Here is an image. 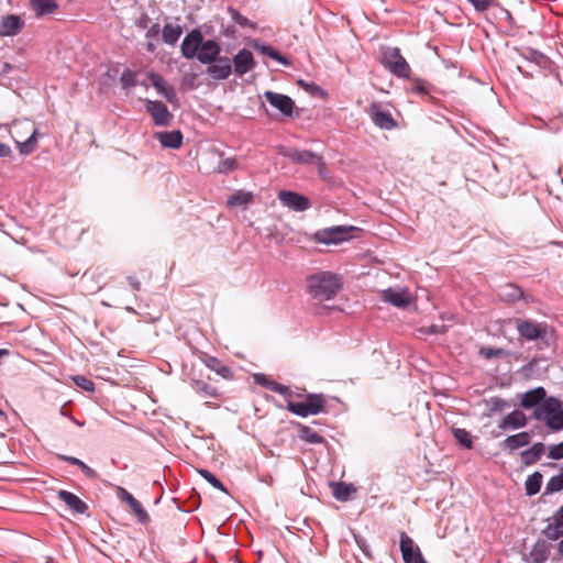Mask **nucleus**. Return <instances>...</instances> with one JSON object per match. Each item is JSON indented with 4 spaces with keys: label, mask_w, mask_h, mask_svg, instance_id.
I'll return each mask as SVG.
<instances>
[{
    "label": "nucleus",
    "mask_w": 563,
    "mask_h": 563,
    "mask_svg": "<svg viewBox=\"0 0 563 563\" xmlns=\"http://www.w3.org/2000/svg\"><path fill=\"white\" fill-rule=\"evenodd\" d=\"M309 294L317 300L324 301L334 298L343 287L339 274L322 271L307 277Z\"/></svg>",
    "instance_id": "f257e3e1"
},
{
    "label": "nucleus",
    "mask_w": 563,
    "mask_h": 563,
    "mask_svg": "<svg viewBox=\"0 0 563 563\" xmlns=\"http://www.w3.org/2000/svg\"><path fill=\"white\" fill-rule=\"evenodd\" d=\"M533 417L544 421L554 431L563 429V408L561 401L555 397H548L534 409Z\"/></svg>",
    "instance_id": "f03ea898"
},
{
    "label": "nucleus",
    "mask_w": 563,
    "mask_h": 563,
    "mask_svg": "<svg viewBox=\"0 0 563 563\" xmlns=\"http://www.w3.org/2000/svg\"><path fill=\"white\" fill-rule=\"evenodd\" d=\"M327 399L323 394H307L305 400L292 401L288 399L287 410L299 417L314 416L324 410Z\"/></svg>",
    "instance_id": "7ed1b4c3"
},
{
    "label": "nucleus",
    "mask_w": 563,
    "mask_h": 563,
    "mask_svg": "<svg viewBox=\"0 0 563 563\" xmlns=\"http://www.w3.org/2000/svg\"><path fill=\"white\" fill-rule=\"evenodd\" d=\"M382 64L398 78L409 77L410 66L398 47L385 48L382 54Z\"/></svg>",
    "instance_id": "20e7f679"
},
{
    "label": "nucleus",
    "mask_w": 563,
    "mask_h": 563,
    "mask_svg": "<svg viewBox=\"0 0 563 563\" xmlns=\"http://www.w3.org/2000/svg\"><path fill=\"white\" fill-rule=\"evenodd\" d=\"M514 323L520 338L526 341L544 340L548 335V324L545 322L515 318Z\"/></svg>",
    "instance_id": "39448f33"
},
{
    "label": "nucleus",
    "mask_w": 563,
    "mask_h": 563,
    "mask_svg": "<svg viewBox=\"0 0 563 563\" xmlns=\"http://www.w3.org/2000/svg\"><path fill=\"white\" fill-rule=\"evenodd\" d=\"M352 230H354L353 227L346 228L342 225L324 228L318 230L314 233L313 239L321 244H338L349 240L351 238L350 232Z\"/></svg>",
    "instance_id": "423d86ee"
},
{
    "label": "nucleus",
    "mask_w": 563,
    "mask_h": 563,
    "mask_svg": "<svg viewBox=\"0 0 563 563\" xmlns=\"http://www.w3.org/2000/svg\"><path fill=\"white\" fill-rule=\"evenodd\" d=\"M284 156L292 163L303 165H316L317 167L324 168L325 163L323 157L314 152L308 150L289 148L284 152Z\"/></svg>",
    "instance_id": "0eeeda50"
},
{
    "label": "nucleus",
    "mask_w": 563,
    "mask_h": 563,
    "mask_svg": "<svg viewBox=\"0 0 563 563\" xmlns=\"http://www.w3.org/2000/svg\"><path fill=\"white\" fill-rule=\"evenodd\" d=\"M203 41L202 32L199 29H192L188 32L180 45L183 57L187 59L195 58L198 55Z\"/></svg>",
    "instance_id": "6e6552de"
},
{
    "label": "nucleus",
    "mask_w": 563,
    "mask_h": 563,
    "mask_svg": "<svg viewBox=\"0 0 563 563\" xmlns=\"http://www.w3.org/2000/svg\"><path fill=\"white\" fill-rule=\"evenodd\" d=\"M145 109L151 114L155 125L167 126L170 124L173 114L164 102L146 100Z\"/></svg>",
    "instance_id": "1a4fd4ad"
},
{
    "label": "nucleus",
    "mask_w": 563,
    "mask_h": 563,
    "mask_svg": "<svg viewBox=\"0 0 563 563\" xmlns=\"http://www.w3.org/2000/svg\"><path fill=\"white\" fill-rule=\"evenodd\" d=\"M264 98L272 107L279 110L283 115H292L295 102L289 96L267 90L264 92Z\"/></svg>",
    "instance_id": "9d476101"
},
{
    "label": "nucleus",
    "mask_w": 563,
    "mask_h": 563,
    "mask_svg": "<svg viewBox=\"0 0 563 563\" xmlns=\"http://www.w3.org/2000/svg\"><path fill=\"white\" fill-rule=\"evenodd\" d=\"M278 199L283 206L288 207L294 211H306L311 206L310 200L306 196L294 191L280 190Z\"/></svg>",
    "instance_id": "9b49d317"
},
{
    "label": "nucleus",
    "mask_w": 563,
    "mask_h": 563,
    "mask_svg": "<svg viewBox=\"0 0 563 563\" xmlns=\"http://www.w3.org/2000/svg\"><path fill=\"white\" fill-rule=\"evenodd\" d=\"M231 63H233V70L239 77H243L246 73L253 70L256 65L253 53L246 48L240 49L233 56Z\"/></svg>",
    "instance_id": "f8f14e48"
},
{
    "label": "nucleus",
    "mask_w": 563,
    "mask_h": 563,
    "mask_svg": "<svg viewBox=\"0 0 563 563\" xmlns=\"http://www.w3.org/2000/svg\"><path fill=\"white\" fill-rule=\"evenodd\" d=\"M232 63L227 56H219L208 65L207 74L214 80H225L232 74Z\"/></svg>",
    "instance_id": "ddd939ff"
},
{
    "label": "nucleus",
    "mask_w": 563,
    "mask_h": 563,
    "mask_svg": "<svg viewBox=\"0 0 563 563\" xmlns=\"http://www.w3.org/2000/svg\"><path fill=\"white\" fill-rule=\"evenodd\" d=\"M400 551L405 563H420L421 560H424L420 549L405 532L400 536Z\"/></svg>",
    "instance_id": "4468645a"
},
{
    "label": "nucleus",
    "mask_w": 563,
    "mask_h": 563,
    "mask_svg": "<svg viewBox=\"0 0 563 563\" xmlns=\"http://www.w3.org/2000/svg\"><path fill=\"white\" fill-rule=\"evenodd\" d=\"M369 112L374 124L384 130H391L396 126L391 113L387 110H383L380 104L373 102L369 107Z\"/></svg>",
    "instance_id": "2eb2a0df"
},
{
    "label": "nucleus",
    "mask_w": 563,
    "mask_h": 563,
    "mask_svg": "<svg viewBox=\"0 0 563 563\" xmlns=\"http://www.w3.org/2000/svg\"><path fill=\"white\" fill-rule=\"evenodd\" d=\"M221 47L216 40H206L196 58L203 65L212 64L220 56Z\"/></svg>",
    "instance_id": "dca6fc26"
},
{
    "label": "nucleus",
    "mask_w": 563,
    "mask_h": 563,
    "mask_svg": "<svg viewBox=\"0 0 563 563\" xmlns=\"http://www.w3.org/2000/svg\"><path fill=\"white\" fill-rule=\"evenodd\" d=\"M119 496L122 501L126 503L130 506L140 523L146 525L147 522H150L151 518L147 511L143 508L141 503L136 500L126 489L120 487Z\"/></svg>",
    "instance_id": "f3484780"
},
{
    "label": "nucleus",
    "mask_w": 563,
    "mask_h": 563,
    "mask_svg": "<svg viewBox=\"0 0 563 563\" xmlns=\"http://www.w3.org/2000/svg\"><path fill=\"white\" fill-rule=\"evenodd\" d=\"M380 298L397 308H406L410 302L409 294L406 289L396 290L387 288L382 291Z\"/></svg>",
    "instance_id": "a211bd4d"
},
{
    "label": "nucleus",
    "mask_w": 563,
    "mask_h": 563,
    "mask_svg": "<svg viewBox=\"0 0 563 563\" xmlns=\"http://www.w3.org/2000/svg\"><path fill=\"white\" fill-rule=\"evenodd\" d=\"M24 21L15 14H9L0 20V36H14L21 32Z\"/></svg>",
    "instance_id": "6ab92c4d"
},
{
    "label": "nucleus",
    "mask_w": 563,
    "mask_h": 563,
    "mask_svg": "<svg viewBox=\"0 0 563 563\" xmlns=\"http://www.w3.org/2000/svg\"><path fill=\"white\" fill-rule=\"evenodd\" d=\"M532 434L527 431H522L507 437L500 444L501 449L512 453L514 451L527 446L530 444Z\"/></svg>",
    "instance_id": "aec40b11"
},
{
    "label": "nucleus",
    "mask_w": 563,
    "mask_h": 563,
    "mask_svg": "<svg viewBox=\"0 0 563 563\" xmlns=\"http://www.w3.org/2000/svg\"><path fill=\"white\" fill-rule=\"evenodd\" d=\"M254 380L256 384H258L262 387H265L266 389L277 393L282 396H284L285 400L288 402V399L291 398L292 394L288 386L279 384L273 379H269L264 374H256L254 375Z\"/></svg>",
    "instance_id": "412c9836"
},
{
    "label": "nucleus",
    "mask_w": 563,
    "mask_h": 563,
    "mask_svg": "<svg viewBox=\"0 0 563 563\" xmlns=\"http://www.w3.org/2000/svg\"><path fill=\"white\" fill-rule=\"evenodd\" d=\"M57 497L74 512L84 515L88 511V505L71 492L60 489Z\"/></svg>",
    "instance_id": "4be33fe9"
},
{
    "label": "nucleus",
    "mask_w": 563,
    "mask_h": 563,
    "mask_svg": "<svg viewBox=\"0 0 563 563\" xmlns=\"http://www.w3.org/2000/svg\"><path fill=\"white\" fill-rule=\"evenodd\" d=\"M528 423L526 415L520 410H514L503 418L498 428L503 431L525 428Z\"/></svg>",
    "instance_id": "5701e85b"
},
{
    "label": "nucleus",
    "mask_w": 563,
    "mask_h": 563,
    "mask_svg": "<svg viewBox=\"0 0 563 563\" xmlns=\"http://www.w3.org/2000/svg\"><path fill=\"white\" fill-rule=\"evenodd\" d=\"M154 137L166 148L176 150L183 144V134L179 130L156 132Z\"/></svg>",
    "instance_id": "b1692460"
},
{
    "label": "nucleus",
    "mask_w": 563,
    "mask_h": 563,
    "mask_svg": "<svg viewBox=\"0 0 563 563\" xmlns=\"http://www.w3.org/2000/svg\"><path fill=\"white\" fill-rule=\"evenodd\" d=\"M189 385L192 390L202 398L219 399L221 397V393L218 390V388L203 379L192 377L189 379Z\"/></svg>",
    "instance_id": "393cba45"
},
{
    "label": "nucleus",
    "mask_w": 563,
    "mask_h": 563,
    "mask_svg": "<svg viewBox=\"0 0 563 563\" xmlns=\"http://www.w3.org/2000/svg\"><path fill=\"white\" fill-rule=\"evenodd\" d=\"M153 87L170 103L177 101V93L175 89L167 85L164 78L156 73H150L148 75Z\"/></svg>",
    "instance_id": "a878e982"
},
{
    "label": "nucleus",
    "mask_w": 563,
    "mask_h": 563,
    "mask_svg": "<svg viewBox=\"0 0 563 563\" xmlns=\"http://www.w3.org/2000/svg\"><path fill=\"white\" fill-rule=\"evenodd\" d=\"M498 296L503 301L508 303H515L518 300H526L523 290L512 283L500 287Z\"/></svg>",
    "instance_id": "bb28decb"
},
{
    "label": "nucleus",
    "mask_w": 563,
    "mask_h": 563,
    "mask_svg": "<svg viewBox=\"0 0 563 563\" xmlns=\"http://www.w3.org/2000/svg\"><path fill=\"white\" fill-rule=\"evenodd\" d=\"M547 399V393L543 387H537L526 391L521 397V406L526 409L538 407L543 400Z\"/></svg>",
    "instance_id": "cd10ccee"
},
{
    "label": "nucleus",
    "mask_w": 563,
    "mask_h": 563,
    "mask_svg": "<svg viewBox=\"0 0 563 563\" xmlns=\"http://www.w3.org/2000/svg\"><path fill=\"white\" fill-rule=\"evenodd\" d=\"M202 362L205 363V365L208 368H210L211 371H213L214 373H217L221 377H223L225 379L232 378V376H233L232 369L229 366L224 365L217 357L210 356V355H205L202 357Z\"/></svg>",
    "instance_id": "c85d7f7f"
},
{
    "label": "nucleus",
    "mask_w": 563,
    "mask_h": 563,
    "mask_svg": "<svg viewBox=\"0 0 563 563\" xmlns=\"http://www.w3.org/2000/svg\"><path fill=\"white\" fill-rule=\"evenodd\" d=\"M183 32L181 25L166 23L162 29V40L165 44L174 46L180 38Z\"/></svg>",
    "instance_id": "c756f323"
},
{
    "label": "nucleus",
    "mask_w": 563,
    "mask_h": 563,
    "mask_svg": "<svg viewBox=\"0 0 563 563\" xmlns=\"http://www.w3.org/2000/svg\"><path fill=\"white\" fill-rule=\"evenodd\" d=\"M544 454V444L541 442L534 443L531 448L521 452V461L525 465H532L537 463Z\"/></svg>",
    "instance_id": "7c9ffc66"
},
{
    "label": "nucleus",
    "mask_w": 563,
    "mask_h": 563,
    "mask_svg": "<svg viewBox=\"0 0 563 563\" xmlns=\"http://www.w3.org/2000/svg\"><path fill=\"white\" fill-rule=\"evenodd\" d=\"M549 554L548 543L544 540H538L529 553V560L534 561V563H544L549 559Z\"/></svg>",
    "instance_id": "2f4dec72"
},
{
    "label": "nucleus",
    "mask_w": 563,
    "mask_h": 563,
    "mask_svg": "<svg viewBox=\"0 0 563 563\" xmlns=\"http://www.w3.org/2000/svg\"><path fill=\"white\" fill-rule=\"evenodd\" d=\"M332 494L336 500L346 501L351 498V495L356 492L353 484H346L344 482L332 483Z\"/></svg>",
    "instance_id": "473e14b6"
},
{
    "label": "nucleus",
    "mask_w": 563,
    "mask_h": 563,
    "mask_svg": "<svg viewBox=\"0 0 563 563\" xmlns=\"http://www.w3.org/2000/svg\"><path fill=\"white\" fill-rule=\"evenodd\" d=\"M30 3L38 16L52 14L58 8L55 0H30Z\"/></svg>",
    "instance_id": "72a5a7b5"
},
{
    "label": "nucleus",
    "mask_w": 563,
    "mask_h": 563,
    "mask_svg": "<svg viewBox=\"0 0 563 563\" xmlns=\"http://www.w3.org/2000/svg\"><path fill=\"white\" fill-rule=\"evenodd\" d=\"M298 435L300 440L309 444H321L325 442L323 437H321L312 428L303 424L298 426Z\"/></svg>",
    "instance_id": "f704fd0d"
},
{
    "label": "nucleus",
    "mask_w": 563,
    "mask_h": 563,
    "mask_svg": "<svg viewBox=\"0 0 563 563\" xmlns=\"http://www.w3.org/2000/svg\"><path fill=\"white\" fill-rule=\"evenodd\" d=\"M253 200V194L251 191L238 190L233 195L228 198V206L231 208L234 207H245Z\"/></svg>",
    "instance_id": "c9c22d12"
},
{
    "label": "nucleus",
    "mask_w": 563,
    "mask_h": 563,
    "mask_svg": "<svg viewBox=\"0 0 563 563\" xmlns=\"http://www.w3.org/2000/svg\"><path fill=\"white\" fill-rule=\"evenodd\" d=\"M433 87L430 82L420 78H412L408 91L413 95L429 96Z\"/></svg>",
    "instance_id": "e433bc0d"
},
{
    "label": "nucleus",
    "mask_w": 563,
    "mask_h": 563,
    "mask_svg": "<svg viewBox=\"0 0 563 563\" xmlns=\"http://www.w3.org/2000/svg\"><path fill=\"white\" fill-rule=\"evenodd\" d=\"M542 485V474L540 472H534L529 475L525 483L526 494L528 496H533L540 492Z\"/></svg>",
    "instance_id": "4c0bfd02"
},
{
    "label": "nucleus",
    "mask_w": 563,
    "mask_h": 563,
    "mask_svg": "<svg viewBox=\"0 0 563 563\" xmlns=\"http://www.w3.org/2000/svg\"><path fill=\"white\" fill-rule=\"evenodd\" d=\"M256 48L263 55L268 56V57H271L274 60H277L282 65H284V66H288L289 65L288 59L284 55H282L277 49H275L273 46L264 44V45H261V46H256Z\"/></svg>",
    "instance_id": "58836bf2"
},
{
    "label": "nucleus",
    "mask_w": 563,
    "mask_h": 563,
    "mask_svg": "<svg viewBox=\"0 0 563 563\" xmlns=\"http://www.w3.org/2000/svg\"><path fill=\"white\" fill-rule=\"evenodd\" d=\"M19 152L22 155H29L34 152L37 145V130L35 129L30 137L24 142H16Z\"/></svg>",
    "instance_id": "ea45409f"
},
{
    "label": "nucleus",
    "mask_w": 563,
    "mask_h": 563,
    "mask_svg": "<svg viewBox=\"0 0 563 563\" xmlns=\"http://www.w3.org/2000/svg\"><path fill=\"white\" fill-rule=\"evenodd\" d=\"M452 433L455 438V440L465 449H472L473 448V441L472 435L466 429L462 428H454L452 430Z\"/></svg>",
    "instance_id": "a19ab883"
},
{
    "label": "nucleus",
    "mask_w": 563,
    "mask_h": 563,
    "mask_svg": "<svg viewBox=\"0 0 563 563\" xmlns=\"http://www.w3.org/2000/svg\"><path fill=\"white\" fill-rule=\"evenodd\" d=\"M543 533L550 540H558L563 536V522L559 521V519L554 517V523L548 525L543 530Z\"/></svg>",
    "instance_id": "79ce46f5"
},
{
    "label": "nucleus",
    "mask_w": 563,
    "mask_h": 563,
    "mask_svg": "<svg viewBox=\"0 0 563 563\" xmlns=\"http://www.w3.org/2000/svg\"><path fill=\"white\" fill-rule=\"evenodd\" d=\"M485 402L489 410L488 415L501 412L505 408L510 407V404L508 401L497 396L492 397L488 400H485Z\"/></svg>",
    "instance_id": "37998d69"
},
{
    "label": "nucleus",
    "mask_w": 563,
    "mask_h": 563,
    "mask_svg": "<svg viewBox=\"0 0 563 563\" xmlns=\"http://www.w3.org/2000/svg\"><path fill=\"white\" fill-rule=\"evenodd\" d=\"M198 473L200 474V476L202 478H205L212 487H214L216 489L218 490H221L223 493H227L228 494V490L227 488L224 487V485L221 483V481L214 475L212 474L210 471L206 470V468H199L198 470Z\"/></svg>",
    "instance_id": "c03bdc74"
},
{
    "label": "nucleus",
    "mask_w": 563,
    "mask_h": 563,
    "mask_svg": "<svg viewBox=\"0 0 563 563\" xmlns=\"http://www.w3.org/2000/svg\"><path fill=\"white\" fill-rule=\"evenodd\" d=\"M228 13L231 15L232 21L241 27H255V24L246 16L242 15L233 7L228 8Z\"/></svg>",
    "instance_id": "a18cd8bd"
},
{
    "label": "nucleus",
    "mask_w": 563,
    "mask_h": 563,
    "mask_svg": "<svg viewBox=\"0 0 563 563\" xmlns=\"http://www.w3.org/2000/svg\"><path fill=\"white\" fill-rule=\"evenodd\" d=\"M120 82L123 88H132L139 85L137 74L131 69H124L120 76Z\"/></svg>",
    "instance_id": "49530a36"
},
{
    "label": "nucleus",
    "mask_w": 563,
    "mask_h": 563,
    "mask_svg": "<svg viewBox=\"0 0 563 563\" xmlns=\"http://www.w3.org/2000/svg\"><path fill=\"white\" fill-rule=\"evenodd\" d=\"M563 489V472L552 476L545 486V494H553Z\"/></svg>",
    "instance_id": "de8ad7c7"
},
{
    "label": "nucleus",
    "mask_w": 563,
    "mask_h": 563,
    "mask_svg": "<svg viewBox=\"0 0 563 563\" xmlns=\"http://www.w3.org/2000/svg\"><path fill=\"white\" fill-rule=\"evenodd\" d=\"M520 55L528 62L536 63L540 65L543 60L547 59V56L536 48H527L525 52H521Z\"/></svg>",
    "instance_id": "09e8293b"
},
{
    "label": "nucleus",
    "mask_w": 563,
    "mask_h": 563,
    "mask_svg": "<svg viewBox=\"0 0 563 563\" xmlns=\"http://www.w3.org/2000/svg\"><path fill=\"white\" fill-rule=\"evenodd\" d=\"M479 355L483 356L486 360H492L495 357H501L507 355V351H505L501 347H489V346H482L479 349Z\"/></svg>",
    "instance_id": "8fccbe9b"
},
{
    "label": "nucleus",
    "mask_w": 563,
    "mask_h": 563,
    "mask_svg": "<svg viewBox=\"0 0 563 563\" xmlns=\"http://www.w3.org/2000/svg\"><path fill=\"white\" fill-rule=\"evenodd\" d=\"M73 382L77 387L81 388L85 391H95V383L84 375L73 376Z\"/></svg>",
    "instance_id": "3c124183"
},
{
    "label": "nucleus",
    "mask_w": 563,
    "mask_h": 563,
    "mask_svg": "<svg viewBox=\"0 0 563 563\" xmlns=\"http://www.w3.org/2000/svg\"><path fill=\"white\" fill-rule=\"evenodd\" d=\"M236 168H238V162L233 157L220 161L217 166V170L221 174H228Z\"/></svg>",
    "instance_id": "603ef678"
},
{
    "label": "nucleus",
    "mask_w": 563,
    "mask_h": 563,
    "mask_svg": "<svg viewBox=\"0 0 563 563\" xmlns=\"http://www.w3.org/2000/svg\"><path fill=\"white\" fill-rule=\"evenodd\" d=\"M477 12H485L490 7L498 5L496 0H466Z\"/></svg>",
    "instance_id": "864d4df0"
},
{
    "label": "nucleus",
    "mask_w": 563,
    "mask_h": 563,
    "mask_svg": "<svg viewBox=\"0 0 563 563\" xmlns=\"http://www.w3.org/2000/svg\"><path fill=\"white\" fill-rule=\"evenodd\" d=\"M298 84L308 92H311L312 95L322 93L323 90L321 87L316 85L314 82H306L303 80H299Z\"/></svg>",
    "instance_id": "5fc2aeb1"
},
{
    "label": "nucleus",
    "mask_w": 563,
    "mask_h": 563,
    "mask_svg": "<svg viewBox=\"0 0 563 563\" xmlns=\"http://www.w3.org/2000/svg\"><path fill=\"white\" fill-rule=\"evenodd\" d=\"M549 457L552 460L563 459V441L556 445H553L549 451Z\"/></svg>",
    "instance_id": "6e6d98bb"
},
{
    "label": "nucleus",
    "mask_w": 563,
    "mask_h": 563,
    "mask_svg": "<svg viewBox=\"0 0 563 563\" xmlns=\"http://www.w3.org/2000/svg\"><path fill=\"white\" fill-rule=\"evenodd\" d=\"M79 468L84 472V474L90 478V479H97L98 473L91 468L89 465H87L85 462H82L79 466Z\"/></svg>",
    "instance_id": "4d7b16f0"
},
{
    "label": "nucleus",
    "mask_w": 563,
    "mask_h": 563,
    "mask_svg": "<svg viewBox=\"0 0 563 563\" xmlns=\"http://www.w3.org/2000/svg\"><path fill=\"white\" fill-rule=\"evenodd\" d=\"M161 32V26L158 23H154L153 25L148 26L147 27V31H146V38H156L158 36Z\"/></svg>",
    "instance_id": "13d9d810"
},
{
    "label": "nucleus",
    "mask_w": 563,
    "mask_h": 563,
    "mask_svg": "<svg viewBox=\"0 0 563 563\" xmlns=\"http://www.w3.org/2000/svg\"><path fill=\"white\" fill-rule=\"evenodd\" d=\"M355 542L357 544V547L361 549V551L365 554V555H369V545L366 541V539L362 538V537H355Z\"/></svg>",
    "instance_id": "bf43d9fd"
},
{
    "label": "nucleus",
    "mask_w": 563,
    "mask_h": 563,
    "mask_svg": "<svg viewBox=\"0 0 563 563\" xmlns=\"http://www.w3.org/2000/svg\"><path fill=\"white\" fill-rule=\"evenodd\" d=\"M58 459H59L60 461H64V462H66V463H68V464H70V465H76V466H78V467H79V466H80V464L82 463V461H81V460H79V459H77V457H75V456H69V455H64V454H59V455H58Z\"/></svg>",
    "instance_id": "052dcab7"
},
{
    "label": "nucleus",
    "mask_w": 563,
    "mask_h": 563,
    "mask_svg": "<svg viewBox=\"0 0 563 563\" xmlns=\"http://www.w3.org/2000/svg\"><path fill=\"white\" fill-rule=\"evenodd\" d=\"M151 19L148 18L147 14L143 13L137 20H136V26H139L140 29H147L148 27V23H150Z\"/></svg>",
    "instance_id": "680f3d73"
},
{
    "label": "nucleus",
    "mask_w": 563,
    "mask_h": 563,
    "mask_svg": "<svg viewBox=\"0 0 563 563\" xmlns=\"http://www.w3.org/2000/svg\"><path fill=\"white\" fill-rule=\"evenodd\" d=\"M128 282L135 291H139L141 289V283L136 277L129 276Z\"/></svg>",
    "instance_id": "e2e57ef3"
},
{
    "label": "nucleus",
    "mask_w": 563,
    "mask_h": 563,
    "mask_svg": "<svg viewBox=\"0 0 563 563\" xmlns=\"http://www.w3.org/2000/svg\"><path fill=\"white\" fill-rule=\"evenodd\" d=\"M10 155H11L10 146L0 142V157H7Z\"/></svg>",
    "instance_id": "0e129e2a"
},
{
    "label": "nucleus",
    "mask_w": 563,
    "mask_h": 563,
    "mask_svg": "<svg viewBox=\"0 0 563 563\" xmlns=\"http://www.w3.org/2000/svg\"><path fill=\"white\" fill-rule=\"evenodd\" d=\"M501 11L504 12L505 14V18L507 20V22L510 24V25H515V18L512 16V14L510 13L509 10L507 9H501Z\"/></svg>",
    "instance_id": "69168bd1"
},
{
    "label": "nucleus",
    "mask_w": 563,
    "mask_h": 563,
    "mask_svg": "<svg viewBox=\"0 0 563 563\" xmlns=\"http://www.w3.org/2000/svg\"><path fill=\"white\" fill-rule=\"evenodd\" d=\"M145 47H146V51L150 52V53H154L155 49H156V45L154 43H152V42H147Z\"/></svg>",
    "instance_id": "338daca9"
},
{
    "label": "nucleus",
    "mask_w": 563,
    "mask_h": 563,
    "mask_svg": "<svg viewBox=\"0 0 563 563\" xmlns=\"http://www.w3.org/2000/svg\"><path fill=\"white\" fill-rule=\"evenodd\" d=\"M555 517L559 519V521L563 522V505L561 506V508L558 510Z\"/></svg>",
    "instance_id": "774afa93"
}]
</instances>
